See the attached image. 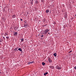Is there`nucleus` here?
Segmentation results:
<instances>
[{"mask_svg":"<svg viewBox=\"0 0 76 76\" xmlns=\"http://www.w3.org/2000/svg\"><path fill=\"white\" fill-rule=\"evenodd\" d=\"M25 23L24 25V26H23V27H25V28H27V26H28V23H26V21H25Z\"/></svg>","mask_w":76,"mask_h":76,"instance_id":"nucleus-1","label":"nucleus"},{"mask_svg":"<svg viewBox=\"0 0 76 76\" xmlns=\"http://www.w3.org/2000/svg\"><path fill=\"white\" fill-rule=\"evenodd\" d=\"M48 31H49V30H48V29H46L44 31V32H45L44 34L46 35V34H47V33H48Z\"/></svg>","mask_w":76,"mask_h":76,"instance_id":"nucleus-2","label":"nucleus"},{"mask_svg":"<svg viewBox=\"0 0 76 76\" xmlns=\"http://www.w3.org/2000/svg\"><path fill=\"white\" fill-rule=\"evenodd\" d=\"M56 69H57L58 70H60V69H61V67H59L58 66H56Z\"/></svg>","mask_w":76,"mask_h":76,"instance_id":"nucleus-3","label":"nucleus"},{"mask_svg":"<svg viewBox=\"0 0 76 76\" xmlns=\"http://www.w3.org/2000/svg\"><path fill=\"white\" fill-rule=\"evenodd\" d=\"M13 35L14 36H15V37H17L18 35V32H15L14 34Z\"/></svg>","mask_w":76,"mask_h":76,"instance_id":"nucleus-4","label":"nucleus"},{"mask_svg":"<svg viewBox=\"0 0 76 76\" xmlns=\"http://www.w3.org/2000/svg\"><path fill=\"white\" fill-rule=\"evenodd\" d=\"M49 68L50 69H54V66H49Z\"/></svg>","mask_w":76,"mask_h":76,"instance_id":"nucleus-5","label":"nucleus"},{"mask_svg":"<svg viewBox=\"0 0 76 76\" xmlns=\"http://www.w3.org/2000/svg\"><path fill=\"white\" fill-rule=\"evenodd\" d=\"M67 13H66L65 14V15H64V17L65 18H67Z\"/></svg>","mask_w":76,"mask_h":76,"instance_id":"nucleus-6","label":"nucleus"},{"mask_svg":"<svg viewBox=\"0 0 76 76\" xmlns=\"http://www.w3.org/2000/svg\"><path fill=\"white\" fill-rule=\"evenodd\" d=\"M4 35L5 37H6V35H8V33H7V32H6L5 33V34H4Z\"/></svg>","mask_w":76,"mask_h":76,"instance_id":"nucleus-7","label":"nucleus"},{"mask_svg":"<svg viewBox=\"0 0 76 76\" xmlns=\"http://www.w3.org/2000/svg\"><path fill=\"white\" fill-rule=\"evenodd\" d=\"M48 61H49V62H50V63H51V62H52V61H51V59L49 58L48 59Z\"/></svg>","mask_w":76,"mask_h":76,"instance_id":"nucleus-8","label":"nucleus"},{"mask_svg":"<svg viewBox=\"0 0 76 76\" xmlns=\"http://www.w3.org/2000/svg\"><path fill=\"white\" fill-rule=\"evenodd\" d=\"M16 16V15H14L12 16V17L13 18H15Z\"/></svg>","mask_w":76,"mask_h":76,"instance_id":"nucleus-9","label":"nucleus"},{"mask_svg":"<svg viewBox=\"0 0 76 76\" xmlns=\"http://www.w3.org/2000/svg\"><path fill=\"white\" fill-rule=\"evenodd\" d=\"M18 50L20 51H22V50L21 48H19V49H18Z\"/></svg>","mask_w":76,"mask_h":76,"instance_id":"nucleus-10","label":"nucleus"},{"mask_svg":"<svg viewBox=\"0 0 76 76\" xmlns=\"http://www.w3.org/2000/svg\"><path fill=\"white\" fill-rule=\"evenodd\" d=\"M53 56H55V57H56V56H57V53H55L53 54Z\"/></svg>","mask_w":76,"mask_h":76,"instance_id":"nucleus-11","label":"nucleus"},{"mask_svg":"<svg viewBox=\"0 0 76 76\" xmlns=\"http://www.w3.org/2000/svg\"><path fill=\"white\" fill-rule=\"evenodd\" d=\"M49 10H47L46 11V12L47 13H49Z\"/></svg>","mask_w":76,"mask_h":76,"instance_id":"nucleus-12","label":"nucleus"},{"mask_svg":"<svg viewBox=\"0 0 76 76\" xmlns=\"http://www.w3.org/2000/svg\"><path fill=\"white\" fill-rule=\"evenodd\" d=\"M20 40H21V42H23V41H24V40H23V38H22L21 39H20Z\"/></svg>","mask_w":76,"mask_h":76,"instance_id":"nucleus-13","label":"nucleus"},{"mask_svg":"<svg viewBox=\"0 0 76 76\" xmlns=\"http://www.w3.org/2000/svg\"><path fill=\"white\" fill-rule=\"evenodd\" d=\"M47 74H48V72H46L44 74V76H46V75H47Z\"/></svg>","mask_w":76,"mask_h":76,"instance_id":"nucleus-14","label":"nucleus"},{"mask_svg":"<svg viewBox=\"0 0 76 76\" xmlns=\"http://www.w3.org/2000/svg\"><path fill=\"white\" fill-rule=\"evenodd\" d=\"M35 2L36 4H38V1L37 0L35 1Z\"/></svg>","mask_w":76,"mask_h":76,"instance_id":"nucleus-15","label":"nucleus"},{"mask_svg":"<svg viewBox=\"0 0 76 76\" xmlns=\"http://www.w3.org/2000/svg\"><path fill=\"white\" fill-rule=\"evenodd\" d=\"M42 65H43V66H44V65H45V63L44 62H42Z\"/></svg>","mask_w":76,"mask_h":76,"instance_id":"nucleus-16","label":"nucleus"},{"mask_svg":"<svg viewBox=\"0 0 76 76\" xmlns=\"http://www.w3.org/2000/svg\"><path fill=\"white\" fill-rule=\"evenodd\" d=\"M43 22H45V18H44L43 19Z\"/></svg>","mask_w":76,"mask_h":76,"instance_id":"nucleus-17","label":"nucleus"},{"mask_svg":"<svg viewBox=\"0 0 76 76\" xmlns=\"http://www.w3.org/2000/svg\"><path fill=\"white\" fill-rule=\"evenodd\" d=\"M32 64V62H29L28 63V64Z\"/></svg>","mask_w":76,"mask_h":76,"instance_id":"nucleus-18","label":"nucleus"},{"mask_svg":"<svg viewBox=\"0 0 76 76\" xmlns=\"http://www.w3.org/2000/svg\"><path fill=\"white\" fill-rule=\"evenodd\" d=\"M65 11V10L63 9L62 10V12H64Z\"/></svg>","mask_w":76,"mask_h":76,"instance_id":"nucleus-19","label":"nucleus"},{"mask_svg":"<svg viewBox=\"0 0 76 76\" xmlns=\"http://www.w3.org/2000/svg\"><path fill=\"white\" fill-rule=\"evenodd\" d=\"M0 42H3V40H2V39H0Z\"/></svg>","mask_w":76,"mask_h":76,"instance_id":"nucleus-20","label":"nucleus"},{"mask_svg":"<svg viewBox=\"0 0 76 76\" xmlns=\"http://www.w3.org/2000/svg\"><path fill=\"white\" fill-rule=\"evenodd\" d=\"M47 26V24H45L43 26V27H45V26Z\"/></svg>","mask_w":76,"mask_h":76,"instance_id":"nucleus-21","label":"nucleus"},{"mask_svg":"<svg viewBox=\"0 0 76 76\" xmlns=\"http://www.w3.org/2000/svg\"><path fill=\"white\" fill-rule=\"evenodd\" d=\"M6 38H7V39H9V37L8 36H7L6 37Z\"/></svg>","mask_w":76,"mask_h":76,"instance_id":"nucleus-22","label":"nucleus"},{"mask_svg":"<svg viewBox=\"0 0 76 76\" xmlns=\"http://www.w3.org/2000/svg\"><path fill=\"white\" fill-rule=\"evenodd\" d=\"M18 49V48H15L14 50V51H16V50H17V49Z\"/></svg>","mask_w":76,"mask_h":76,"instance_id":"nucleus-23","label":"nucleus"},{"mask_svg":"<svg viewBox=\"0 0 76 76\" xmlns=\"http://www.w3.org/2000/svg\"><path fill=\"white\" fill-rule=\"evenodd\" d=\"M72 50H71L68 53H72Z\"/></svg>","mask_w":76,"mask_h":76,"instance_id":"nucleus-24","label":"nucleus"},{"mask_svg":"<svg viewBox=\"0 0 76 76\" xmlns=\"http://www.w3.org/2000/svg\"><path fill=\"white\" fill-rule=\"evenodd\" d=\"M31 4H33V2H31Z\"/></svg>","mask_w":76,"mask_h":76,"instance_id":"nucleus-25","label":"nucleus"},{"mask_svg":"<svg viewBox=\"0 0 76 76\" xmlns=\"http://www.w3.org/2000/svg\"><path fill=\"white\" fill-rule=\"evenodd\" d=\"M74 68L75 69V70H76V66H75Z\"/></svg>","mask_w":76,"mask_h":76,"instance_id":"nucleus-26","label":"nucleus"},{"mask_svg":"<svg viewBox=\"0 0 76 76\" xmlns=\"http://www.w3.org/2000/svg\"><path fill=\"white\" fill-rule=\"evenodd\" d=\"M33 1H34V0H30L31 2H33Z\"/></svg>","mask_w":76,"mask_h":76,"instance_id":"nucleus-27","label":"nucleus"},{"mask_svg":"<svg viewBox=\"0 0 76 76\" xmlns=\"http://www.w3.org/2000/svg\"><path fill=\"white\" fill-rule=\"evenodd\" d=\"M31 63H34V61H32V62H31Z\"/></svg>","mask_w":76,"mask_h":76,"instance_id":"nucleus-28","label":"nucleus"},{"mask_svg":"<svg viewBox=\"0 0 76 76\" xmlns=\"http://www.w3.org/2000/svg\"><path fill=\"white\" fill-rule=\"evenodd\" d=\"M3 39H5V38H4V37H3Z\"/></svg>","mask_w":76,"mask_h":76,"instance_id":"nucleus-29","label":"nucleus"},{"mask_svg":"<svg viewBox=\"0 0 76 76\" xmlns=\"http://www.w3.org/2000/svg\"><path fill=\"white\" fill-rule=\"evenodd\" d=\"M20 20H21V21H22V19H20Z\"/></svg>","mask_w":76,"mask_h":76,"instance_id":"nucleus-30","label":"nucleus"},{"mask_svg":"<svg viewBox=\"0 0 76 76\" xmlns=\"http://www.w3.org/2000/svg\"><path fill=\"white\" fill-rule=\"evenodd\" d=\"M44 37V35H42L41 36V37Z\"/></svg>","mask_w":76,"mask_h":76,"instance_id":"nucleus-31","label":"nucleus"},{"mask_svg":"<svg viewBox=\"0 0 76 76\" xmlns=\"http://www.w3.org/2000/svg\"><path fill=\"white\" fill-rule=\"evenodd\" d=\"M48 34H49V35H50V34L49 32L48 33Z\"/></svg>","mask_w":76,"mask_h":76,"instance_id":"nucleus-32","label":"nucleus"},{"mask_svg":"<svg viewBox=\"0 0 76 76\" xmlns=\"http://www.w3.org/2000/svg\"><path fill=\"white\" fill-rule=\"evenodd\" d=\"M55 23V24H56V23Z\"/></svg>","mask_w":76,"mask_h":76,"instance_id":"nucleus-33","label":"nucleus"},{"mask_svg":"<svg viewBox=\"0 0 76 76\" xmlns=\"http://www.w3.org/2000/svg\"><path fill=\"white\" fill-rule=\"evenodd\" d=\"M75 16H76V15H75Z\"/></svg>","mask_w":76,"mask_h":76,"instance_id":"nucleus-34","label":"nucleus"},{"mask_svg":"<svg viewBox=\"0 0 76 76\" xmlns=\"http://www.w3.org/2000/svg\"><path fill=\"white\" fill-rule=\"evenodd\" d=\"M53 23H54V22H53Z\"/></svg>","mask_w":76,"mask_h":76,"instance_id":"nucleus-35","label":"nucleus"},{"mask_svg":"<svg viewBox=\"0 0 76 76\" xmlns=\"http://www.w3.org/2000/svg\"><path fill=\"white\" fill-rule=\"evenodd\" d=\"M17 51H18V50H17Z\"/></svg>","mask_w":76,"mask_h":76,"instance_id":"nucleus-36","label":"nucleus"}]
</instances>
